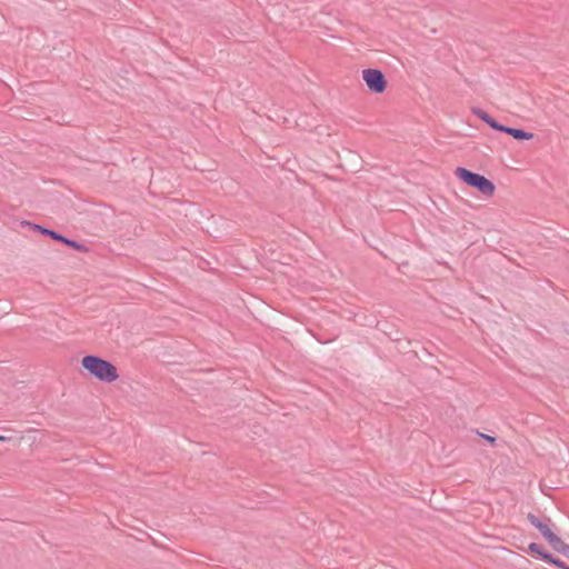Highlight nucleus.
<instances>
[{
    "mask_svg": "<svg viewBox=\"0 0 569 569\" xmlns=\"http://www.w3.org/2000/svg\"><path fill=\"white\" fill-rule=\"evenodd\" d=\"M81 366L91 376L102 382H113L119 378L118 370L110 361L94 355L84 356L81 359Z\"/></svg>",
    "mask_w": 569,
    "mask_h": 569,
    "instance_id": "f257e3e1",
    "label": "nucleus"
},
{
    "mask_svg": "<svg viewBox=\"0 0 569 569\" xmlns=\"http://www.w3.org/2000/svg\"><path fill=\"white\" fill-rule=\"evenodd\" d=\"M455 174L467 186L477 189L486 197L493 196L496 191L495 183L480 173L473 172L463 167H458L455 171Z\"/></svg>",
    "mask_w": 569,
    "mask_h": 569,
    "instance_id": "f03ea898",
    "label": "nucleus"
},
{
    "mask_svg": "<svg viewBox=\"0 0 569 569\" xmlns=\"http://www.w3.org/2000/svg\"><path fill=\"white\" fill-rule=\"evenodd\" d=\"M362 79L373 93H382L387 88V79L379 69L368 68L362 70Z\"/></svg>",
    "mask_w": 569,
    "mask_h": 569,
    "instance_id": "7ed1b4c3",
    "label": "nucleus"
},
{
    "mask_svg": "<svg viewBox=\"0 0 569 569\" xmlns=\"http://www.w3.org/2000/svg\"><path fill=\"white\" fill-rule=\"evenodd\" d=\"M47 236L50 237L51 239L58 241V242H61L72 249H74L76 251H79V252H87L88 251V247L84 246L83 243H80L73 239H70V238H67L64 237L63 234L57 232L56 230H50L47 232Z\"/></svg>",
    "mask_w": 569,
    "mask_h": 569,
    "instance_id": "20e7f679",
    "label": "nucleus"
},
{
    "mask_svg": "<svg viewBox=\"0 0 569 569\" xmlns=\"http://www.w3.org/2000/svg\"><path fill=\"white\" fill-rule=\"evenodd\" d=\"M528 521L540 531L546 540H548L555 532L549 528L550 519L546 518V520L540 519L538 516L533 513L527 515Z\"/></svg>",
    "mask_w": 569,
    "mask_h": 569,
    "instance_id": "39448f33",
    "label": "nucleus"
},
{
    "mask_svg": "<svg viewBox=\"0 0 569 569\" xmlns=\"http://www.w3.org/2000/svg\"><path fill=\"white\" fill-rule=\"evenodd\" d=\"M472 113L476 117H478L479 119H481L483 122H486L491 129H493L496 131H501L502 130V126L503 124L499 123L495 118H492L485 110H482L480 108H473L472 109Z\"/></svg>",
    "mask_w": 569,
    "mask_h": 569,
    "instance_id": "423d86ee",
    "label": "nucleus"
},
{
    "mask_svg": "<svg viewBox=\"0 0 569 569\" xmlns=\"http://www.w3.org/2000/svg\"><path fill=\"white\" fill-rule=\"evenodd\" d=\"M500 132H505L511 136L513 139L522 141V140H531L533 138V133L526 131L520 128H512L508 126H502V130Z\"/></svg>",
    "mask_w": 569,
    "mask_h": 569,
    "instance_id": "0eeeda50",
    "label": "nucleus"
},
{
    "mask_svg": "<svg viewBox=\"0 0 569 569\" xmlns=\"http://www.w3.org/2000/svg\"><path fill=\"white\" fill-rule=\"evenodd\" d=\"M549 545L552 547L553 550L560 553H566L569 545H567L560 537H558L556 533H553L548 540Z\"/></svg>",
    "mask_w": 569,
    "mask_h": 569,
    "instance_id": "6e6552de",
    "label": "nucleus"
},
{
    "mask_svg": "<svg viewBox=\"0 0 569 569\" xmlns=\"http://www.w3.org/2000/svg\"><path fill=\"white\" fill-rule=\"evenodd\" d=\"M545 551L543 547L540 543L531 542L528 546V552L536 555L538 557Z\"/></svg>",
    "mask_w": 569,
    "mask_h": 569,
    "instance_id": "1a4fd4ad",
    "label": "nucleus"
},
{
    "mask_svg": "<svg viewBox=\"0 0 569 569\" xmlns=\"http://www.w3.org/2000/svg\"><path fill=\"white\" fill-rule=\"evenodd\" d=\"M22 224L31 227L34 231H38L39 233H41L43 236H47V232L51 230V229L44 228L40 224H36V223H32L29 221H23Z\"/></svg>",
    "mask_w": 569,
    "mask_h": 569,
    "instance_id": "9d476101",
    "label": "nucleus"
},
{
    "mask_svg": "<svg viewBox=\"0 0 569 569\" xmlns=\"http://www.w3.org/2000/svg\"><path fill=\"white\" fill-rule=\"evenodd\" d=\"M539 558H541L547 563H551V561H553L555 556L545 550Z\"/></svg>",
    "mask_w": 569,
    "mask_h": 569,
    "instance_id": "9b49d317",
    "label": "nucleus"
},
{
    "mask_svg": "<svg viewBox=\"0 0 569 569\" xmlns=\"http://www.w3.org/2000/svg\"><path fill=\"white\" fill-rule=\"evenodd\" d=\"M550 565H555L556 567L560 568V569H568V566L566 565V562H563L561 559L555 557L553 558V561H551Z\"/></svg>",
    "mask_w": 569,
    "mask_h": 569,
    "instance_id": "f8f14e48",
    "label": "nucleus"
},
{
    "mask_svg": "<svg viewBox=\"0 0 569 569\" xmlns=\"http://www.w3.org/2000/svg\"><path fill=\"white\" fill-rule=\"evenodd\" d=\"M486 441L490 442L491 445H495L496 438L489 435L479 433Z\"/></svg>",
    "mask_w": 569,
    "mask_h": 569,
    "instance_id": "ddd939ff",
    "label": "nucleus"
},
{
    "mask_svg": "<svg viewBox=\"0 0 569 569\" xmlns=\"http://www.w3.org/2000/svg\"><path fill=\"white\" fill-rule=\"evenodd\" d=\"M9 440H11L10 437L0 436V442L9 441Z\"/></svg>",
    "mask_w": 569,
    "mask_h": 569,
    "instance_id": "4468645a",
    "label": "nucleus"
},
{
    "mask_svg": "<svg viewBox=\"0 0 569 569\" xmlns=\"http://www.w3.org/2000/svg\"><path fill=\"white\" fill-rule=\"evenodd\" d=\"M563 556H566L568 559H569V547H568V550L566 553H563Z\"/></svg>",
    "mask_w": 569,
    "mask_h": 569,
    "instance_id": "2eb2a0df",
    "label": "nucleus"
},
{
    "mask_svg": "<svg viewBox=\"0 0 569 569\" xmlns=\"http://www.w3.org/2000/svg\"><path fill=\"white\" fill-rule=\"evenodd\" d=\"M568 569H569V566H568Z\"/></svg>",
    "mask_w": 569,
    "mask_h": 569,
    "instance_id": "dca6fc26",
    "label": "nucleus"
}]
</instances>
